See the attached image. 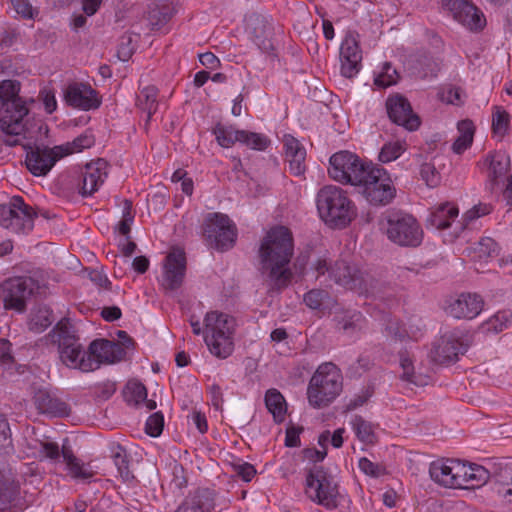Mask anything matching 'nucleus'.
I'll return each instance as SVG.
<instances>
[{"mask_svg": "<svg viewBox=\"0 0 512 512\" xmlns=\"http://www.w3.org/2000/svg\"><path fill=\"white\" fill-rule=\"evenodd\" d=\"M294 245L290 230L284 226L272 228L259 248L260 269L277 288L286 287L292 278L289 268Z\"/></svg>", "mask_w": 512, "mask_h": 512, "instance_id": "nucleus-1", "label": "nucleus"}, {"mask_svg": "<svg viewBox=\"0 0 512 512\" xmlns=\"http://www.w3.org/2000/svg\"><path fill=\"white\" fill-rule=\"evenodd\" d=\"M316 203L320 218L330 227L344 228L356 217L353 202L340 187L324 186L317 193Z\"/></svg>", "mask_w": 512, "mask_h": 512, "instance_id": "nucleus-2", "label": "nucleus"}, {"mask_svg": "<svg viewBox=\"0 0 512 512\" xmlns=\"http://www.w3.org/2000/svg\"><path fill=\"white\" fill-rule=\"evenodd\" d=\"M380 229L388 240L400 247H418L424 237L418 220L403 210L390 209L382 214Z\"/></svg>", "mask_w": 512, "mask_h": 512, "instance_id": "nucleus-3", "label": "nucleus"}, {"mask_svg": "<svg viewBox=\"0 0 512 512\" xmlns=\"http://www.w3.org/2000/svg\"><path fill=\"white\" fill-rule=\"evenodd\" d=\"M235 320L219 311H210L204 318V340L211 354L226 359L234 350Z\"/></svg>", "mask_w": 512, "mask_h": 512, "instance_id": "nucleus-4", "label": "nucleus"}, {"mask_svg": "<svg viewBox=\"0 0 512 512\" xmlns=\"http://www.w3.org/2000/svg\"><path fill=\"white\" fill-rule=\"evenodd\" d=\"M53 342L58 343V353L62 364L81 372H91L97 369V365L87 359L88 352L83 350L78 336L73 327L64 321H60L52 331Z\"/></svg>", "mask_w": 512, "mask_h": 512, "instance_id": "nucleus-5", "label": "nucleus"}, {"mask_svg": "<svg viewBox=\"0 0 512 512\" xmlns=\"http://www.w3.org/2000/svg\"><path fill=\"white\" fill-rule=\"evenodd\" d=\"M342 374L333 363L321 364L310 379L307 395L314 408L329 405L342 391Z\"/></svg>", "mask_w": 512, "mask_h": 512, "instance_id": "nucleus-6", "label": "nucleus"}, {"mask_svg": "<svg viewBox=\"0 0 512 512\" xmlns=\"http://www.w3.org/2000/svg\"><path fill=\"white\" fill-rule=\"evenodd\" d=\"M305 494L312 502L327 510H334L339 505L338 484L323 466L314 465L307 471Z\"/></svg>", "mask_w": 512, "mask_h": 512, "instance_id": "nucleus-7", "label": "nucleus"}, {"mask_svg": "<svg viewBox=\"0 0 512 512\" xmlns=\"http://www.w3.org/2000/svg\"><path fill=\"white\" fill-rule=\"evenodd\" d=\"M356 187L359 193L374 206L388 205L396 195V189L389 174L378 165H372Z\"/></svg>", "mask_w": 512, "mask_h": 512, "instance_id": "nucleus-8", "label": "nucleus"}, {"mask_svg": "<svg viewBox=\"0 0 512 512\" xmlns=\"http://www.w3.org/2000/svg\"><path fill=\"white\" fill-rule=\"evenodd\" d=\"M37 213L21 196H13L0 204V225L15 234H29L34 228Z\"/></svg>", "mask_w": 512, "mask_h": 512, "instance_id": "nucleus-9", "label": "nucleus"}, {"mask_svg": "<svg viewBox=\"0 0 512 512\" xmlns=\"http://www.w3.org/2000/svg\"><path fill=\"white\" fill-rule=\"evenodd\" d=\"M329 176L342 184L357 186L373 164L364 163L356 154L339 151L330 157Z\"/></svg>", "mask_w": 512, "mask_h": 512, "instance_id": "nucleus-10", "label": "nucleus"}, {"mask_svg": "<svg viewBox=\"0 0 512 512\" xmlns=\"http://www.w3.org/2000/svg\"><path fill=\"white\" fill-rule=\"evenodd\" d=\"M203 234L212 247L219 251H227L236 242L237 229L227 215L211 213L205 219Z\"/></svg>", "mask_w": 512, "mask_h": 512, "instance_id": "nucleus-11", "label": "nucleus"}, {"mask_svg": "<svg viewBox=\"0 0 512 512\" xmlns=\"http://www.w3.org/2000/svg\"><path fill=\"white\" fill-rule=\"evenodd\" d=\"M36 289V282L31 277L8 278L0 284V300L6 310L23 313L27 300Z\"/></svg>", "mask_w": 512, "mask_h": 512, "instance_id": "nucleus-12", "label": "nucleus"}, {"mask_svg": "<svg viewBox=\"0 0 512 512\" xmlns=\"http://www.w3.org/2000/svg\"><path fill=\"white\" fill-rule=\"evenodd\" d=\"M330 278L345 289L359 294L374 293L375 287L371 277L345 260H338L331 266Z\"/></svg>", "mask_w": 512, "mask_h": 512, "instance_id": "nucleus-13", "label": "nucleus"}, {"mask_svg": "<svg viewBox=\"0 0 512 512\" xmlns=\"http://www.w3.org/2000/svg\"><path fill=\"white\" fill-rule=\"evenodd\" d=\"M186 274V256L180 248H173L165 257L160 284L166 291L179 289Z\"/></svg>", "mask_w": 512, "mask_h": 512, "instance_id": "nucleus-14", "label": "nucleus"}, {"mask_svg": "<svg viewBox=\"0 0 512 512\" xmlns=\"http://www.w3.org/2000/svg\"><path fill=\"white\" fill-rule=\"evenodd\" d=\"M245 30L249 39L264 53L273 50L271 42V19L257 13H252L245 18Z\"/></svg>", "mask_w": 512, "mask_h": 512, "instance_id": "nucleus-15", "label": "nucleus"}, {"mask_svg": "<svg viewBox=\"0 0 512 512\" xmlns=\"http://www.w3.org/2000/svg\"><path fill=\"white\" fill-rule=\"evenodd\" d=\"M442 6L470 30L481 29L485 24L483 14L469 0H442Z\"/></svg>", "mask_w": 512, "mask_h": 512, "instance_id": "nucleus-16", "label": "nucleus"}, {"mask_svg": "<svg viewBox=\"0 0 512 512\" xmlns=\"http://www.w3.org/2000/svg\"><path fill=\"white\" fill-rule=\"evenodd\" d=\"M386 108L389 118L397 125L403 126L409 131L418 129L419 117L413 113L409 101L401 95L388 97Z\"/></svg>", "mask_w": 512, "mask_h": 512, "instance_id": "nucleus-17", "label": "nucleus"}, {"mask_svg": "<svg viewBox=\"0 0 512 512\" xmlns=\"http://www.w3.org/2000/svg\"><path fill=\"white\" fill-rule=\"evenodd\" d=\"M511 165L510 156L504 151L490 152L481 163L486 173V188L493 192L498 188L500 180L508 173Z\"/></svg>", "mask_w": 512, "mask_h": 512, "instance_id": "nucleus-18", "label": "nucleus"}, {"mask_svg": "<svg viewBox=\"0 0 512 512\" xmlns=\"http://www.w3.org/2000/svg\"><path fill=\"white\" fill-rule=\"evenodd\" d=\"M467 345L454 334L443 335L430 351V358L437 364H450L458 360L459 355L466 352Z\"/></svg>", "mask_w": 512, "mask_h": 512, "instance_id": "nucleus-19", "label": "nucleus"}, {"mask_svg": "<svg viewBox=\"0 0 512 512\" xmlns=\"http://www.w3.org/2000/svg\"><path fill=\"white\" fill-rule=\"evenodd\" d=\"M61 157L62 155L56 147L29 148L26 153L25 164L34 176H45Z\"/></svg>", "mask_w": 512, "mask_h": 512, "instance_id": "nucleus-20", "label": "nucleus"}, {"mask_svg": "<svg viewBox=\"0 0 512 512\" xmlns=\"http://www.w3.org/2000/svg\"><path fill=\"white\" fill-rule=\"evenodd\" d=\"M126 355V351L119 343L106 339H96L88 347L87 359L97 365V369L102 364H113L121 361Z\"/></svg>", "mask_w": 512, "mask_h": 512, "instance_id": "nucleus-21", "label": "nucleus"}, {"mask_svg": "<svg viewBox=\"0 0 512 512\" xmlns=\"http://www.w3.org/2000/svg\"><path fill=\"white\" fill-rule=\"evenodd\" d=\"M362 52L355 35L349 34L340 46L341 74L346 78L354 77L361 68Z\"/></svg>", "mask_w": 512, "mask_h": 512, "instance_id": "nucleus-22", "label": "nucleus"}, {"mask_svg": "<svg viewBox=\"0 0 512 512\" xmlns=\"http://www.w3.org/2000/svg\"><path fill=\"white\" fill-rule=\"evenodd\" d=\"M65 100L69 106L84 111L96 109L101 104L97 92L83 83L69 85L65 91Z\"/></svg>", "mask_w": 512, "mask_h": 512, "instance_id": "nucleus-23", "label": "nucleus"}, {"mask_svg": "<svg viewBox=\"0 0 512 512\" xmlns=\"http://www.w3.org/2000/svg\"><path fill=\"white\" fill-rule=\"evenodd\" d=\"M108 175V162L102 158L87 163L82 172L80 194L84 197L93 195L104 183Z\"/></svg>", "mask_w": 512, "mask_h": 512, "instance_id": "nucleus-24", "label": "nucleus"}, {"mask_svg": "<svg viewBox=\"0 0 512 512\" xmlns=\"http://www.w3.org/2000/svg\"><path fill=\"white\" fill-rule=\"evenodd\" d=\"M483 308V300L477 294L462 293L447 308V313L456 319H473Z\"/></svg>", "mask_w": 512, "mask_h": 512, "instance_id": "nucleus-25", "label": "nucleus"}, {"mask_svg": "<svg viewBox=\"0 0 512 512\" xmlns=\"http://www.w3.org/2000/svg\"><path fill=\"white\" fill-rule=\"evenodd\" d=\"M283 145L290 173L295 176L304 175L306 171V150L304 146L292 135H284Z\"/></svg>", "mask_w": 512, "mask_h": 512, "instance_id": "nucleus-26", "label": "nucleus"}, {"mask_svg": "<svg viewBox=\"0 0 512 512\" xmlns=\"http://www.w3.org/2000/svg\"><path fill=\"white\" fill-rule=\"evenodd\" d=\"M215 506V492L199 488L186 496L175 512H210Z\"/></svg>", "mask_w": 512, "mask_h": 512, "instance_id": "nucleus-27", "label": "nucleus"}, {"mask_svg": "<svg viewBox=\"0 0 512 512\" xmlns=\"http://www.w3.org/2000/svg\"><path fill=\"white\" fill-rule=\"evenodd\" d=\"M458 467L459 460L434 461L429 468L430 477L433 481L444 487L455 488L457 475L460 472Z\"/></svg>", "mask_w": 512, "mask_h": 512, "instance_id": "nucleus-28", "label": "nucleus"}, {"mask_svg": "<svg viewBox=\"0 0 512 512\" xmlns=\"http://www.w3.org/2000/svg\"><path fill=\"white\" fill-rule=\"evenodd\" d=\"M33 401L41 413L58 417L69 414V406L64 401L54 397L46 389L35 391Z\"/></svg>", "mask_w": 512, "mask_h": 512, "instance_id": "nucleus-29", "label": "nucleus"}, {"mask_svg": "<svg viewBox=\"0 0 512 512\" xmlns=\"http://www.w3.org/2000/svg\"><path fill=\"white\" fill-rule=\"evenodd\" d=\"M459 470L455 488H474L485 483L488 478V471L476 464L466 465L459 460Z\"/></svg>", "mask_w": 512, "mask_h": 512, "instance_id": "nucleus-30", "label": "nucleus"}, {"mask_svg": "<svg viewBox=\"0 0 512 512\" xmlns=\"http://www.w3.org/2000/svg\"><path fill=\"white\" fill-rule=\"evenodd\" d=\"M67 442V439L63 442L60 449V455H62L63 460L66 463L69 474L72 478L77 480L91 479L94 476V471L90 464H84L80 459H78L74 455L71 447L66 444Z\"/></svg>", "mask_w": 512, "mask_h": 512, "instance_id": "nucleus-31", "label": "nucleus"}, {"mask_svg": "<svg viewBox=\"0 0 512 512\" xmlns=\"http://www.w3.org/2000/svg\"><path fill=\"white\" fill-rule=\"evenodd\" d=\"M7 116L2 121L3 131L12 136L18 137L23 131L22 120L28 114L25 103L14 102L13 109L6 112Z\"/></svg>", "mask_w": 512, "mask_h": 512, "instance_id": "nucleus-32", "label": "nucleus"}, {"mask_svg": "<svg viewBox=\"0 0 512 512\" xmlns=\"http://www.w3.org/2000/svg\"><path fill=\"white\" fill-rule=\"evenodd\" d=\"M458 208L451 203H442L436 206L430 214L429 222L436 229L443 230L450 227L452 221L458 217Z\"/></svg>", "mask_w": 512, "mask_h": 512, "instance_id": "nucleus-33", "label": "nucleus"}, {"mask_svg": "<svg viewBox=\"0 0 512 512\" xmlns=\"http://www.w3.org/2000/svg\"><path fill=\"white\" fill-rule=\"evenodd\" d=\"M265 405L268 411L273 415L277 423H281L287 412V404L283 395L277 389H269L265 394Z\"/></svg>", "mask_w": 512, "mask_h": 512, "instance_id": "nucleus-34", "label": "nucleus"}, {"mask_svg": "<svg viewBox=\"0 0 512 512\" xmlns=\"http://www.w3.org/2000/svg\"><path fill=\"white\" fill-rule=\"evenodd\" d=\"M136 105L147 114V122L158 108V89L155 86H146L137 95Z\"/></svg>", "mask_w": 512, "mask_h": 512, "instance_id": "nucleus-35", "label": "nucleus"}, {"mask_svg": "<svg viewBox=\"0 0 512 512\" xmlns=\"http://www.w3.org/2000/svg\"><path fill=\"white\" fill-rule=\"evenodd\" d=\"M457 128L459 136L453 143L452 149L455 153L461 154L472 144L475 127L472 121L462 120L458 123Z\"/></svg>", "mask_w": 512, "mask_h": 512, "instance_id": "nucleus-36", "label": "nucleus"}, {"mask_svg": "<svg viewBox=\"0 0 512 512\" xmlns=\"http://www.w3.org/2000/svg\"><path fill=\"white\" fill-rule=\"evenodd\" d=\"M20 83L15 80H4L0 83V100L6 112L13 109L14 102L24 103L18 96Z\"/></svg>", "mask_w": 512, "mask_h": 512, "instance_id": "nucleus-37", "label": "nucleus"}, {"mask_svg": "<svg viewBox=\"0 0 512 512\" xmlns=\"http://www.w3.org/2000/svg\"><path fill=\"white\" fill-rule=\"evenodd\" d=\"M497 494L509 503H512V464L500 469L497 475Z\"/></svg>", "mask_w": 512, "mask_h": 512, "instance_id": "nucleus-38", "label": "nucleus"}, {"mask_svg": "<svg viewBox=\"0 0 512 512\" xmlns=\"http://www.w3.org/2000/svg\"><path fill=\"white\" fill-rule=\"evenodd\" d=\"M242 130H237L233 126L222 125L218 123L213 133L216 136L218 144L222 147L229 148L236 142H240V134Z\"/></svg>", "mask_w": 512, "mask_h": 512, "instance_id": "nucleus-39", "label": "nucleus"}, {"mask_svg": "<svg viewBox=\"0 0 512 512\" xmlns=\"http://www.w3.org/2000/svg\"><path fill=\"white\" fill-rule=\"evenodd\" d=\"M94 142L95 140L93 135L86 132L76 137L72 142H67L64 145L56 146V148L59 150L63 157L69 154L81 152L86 148H90L94 145Z\"/></svg>", "mask_w": 512, "mask_h": 512, "instance_id": "nucleus-40", "label": "nucleus"}, {"mask_svg": "<svg viewBox=\"0 0 512 512\" xmlns=\"http://www.w3.org/2000/svg\"><path fill=\"white\" fill-rule=\"evenodd\" d=\"M400 366L403 370L402 379L416 386L427 384V377L414 372L413 361L407 353L400 354Z\"/></svg>", "mask_w": 512, "mask_h": 512, "instance_id": "nucleus-41", "label": "nucleus"}, {"mask_svg": "<svg viewBox=\"0 0 512 512\" xmlns=\"http://www.w3.org/2000/svg\"><path fill=\"white\" fill-rule=\"evenodd\" d=\"M351 425L357 438L361 442L371 444L375 441L373 425L370 422L359 415H355L351 420Z\"/></svg>", "mask_w": 512, "mask_h": 512, "instance_id": "nucleus-42", "label": "nucleus"}, {"mask_svg": "<svg viewBox=\"0 0 512 512\" xmlns=\"http://www.w3.org/2000/svg\"><path fill=\"white\" fill-rule=\"evenodd\" d=\"M112 459L123 481L127 482L133 479V475L129 470L128 456L123 447L118 445L112 450Z\"/></svg>", "mask_w": 512, "mask_h": 512, "instance_id": "nucleus-43", "label": "nucleus"}, {"mask_svg": "<svg viewBox=\"0 0 512 512\" xmlns=\"http://www.w3.org/2000/svg\"><path fill=\"white\" fill-rule=\"evenodd\" d=\"M512 322V313L508 310L497 312L484 324V329L489 332L498 333L507 329Z\"/></svg>", "mask_w": 512, "mask_h": 512, "instance_id": "nucleus-44", "label": "nucleus"}, {"mask_svg": "<svg viewBox=\"0 0 512 512\" xmlns=\"http://www.w3.org/2000/svg\"><path fill=\"white\" fill-rule=\"evenodd\" d=\"M383 333L387 339L394 342L410 338L408 331L400 325L396 318L392 317L385 318Z\"/></svg>", "mask_w": 512, "mask_h": 512, "instance_id": "nucleus-45", "label": "nucleus"}, {"mask_svg": "<svg viewBox=\"0 0 512 512\" xmlns=\"http://www.w3.org/2000/svg\"><path fill=\"white\" fill-rule=\"evenodd\" d=\"M399 75L391 63L385 62L382 65L381 71L375 75L374 84L379 88H387L395 85L398 82Z\"/></svg>", "mask_w": 512, "mask_h": 512, "instance_id": "nucleus-46", "label": "nucleus"}, {"mask_svg": "<svg viewBox=\"0 0 512 512\" xmlns=\"http://www.w3.org/2000/svg\"><path fill=\"white\" fill-rule=\"evenodd\" d=\"M240 143L253 150L263 151L269 146L270 139L264 134L243 130L240 134Z\"/></svg>", "mask_w": 512, "mask_h": 512, "instance_id": "nucleus-47", "label": "nucleus"}, {"mask_svg": "<svg viewBox=\"0 0 512 512\" xmlns=\"http://www.w3.org/2000/svg\"><path fill=\"white\" fill-rule=\"evenodd\" d=\"M406 150V144L401 141H390L383 145L379 153V161L389 163L396 160Z\"/></svg>", "mask_w": 512, "mask_h": 512, "instance_id": "nucleus-48", "label": "nucleus"}, {"mask_svg": "<svg viewBox=\"0 0 512 512\" xmlns=\"http://www.w3.org/2000/svg\"><path fill=\"white\" fill-rule=\"evenodd\" d=\"M173 17V8L169 5L156 7L149 13V21L152 29H162Z\"/></svg>", "mask_w": 512, "mask_h": 512, "instance_id": "nucleus-49", "label": "nucleus"}, {"mask_svg": "<svg viewBox=\"0 0 512 512\" xmlns=\"http://www.w3.org/2000/svg\"><path fill=\"white\" fill-rule=\"evenodd\" d=\"M20 487L14 481L0 484V510L7 509L18 497Z\"/></svg>", "mask_w": 512, "mask_h": 512, "instance_id": "nucleus-50", "label": "nucleus"}, {"mask_svg": "<svg viewBox=\"0 0 512 512\" xmlns=\"http://www.w3.org/2000/svg\"><path fill=\"white\" fill-rule=\"evenodd\" d=\"M125 400L130 405H139L147 398L146 387L140 382H129L124 392Z\"/></svg>", "mask_w": 512, "mask_h": 512, "instance_id": "nucleus-51", "label": "nucleus"}, {"mask_svg": "<svg viewBox=\"0 0 512 512\" xmlns=\"http://www.w3.org/2000/svg\"><path fill=\"white\" fill-rule=\"evenodd\" d=\"M303 300L310 309H321L329 300V293L322 289H312L304 295Z\"/></svg>", "mask_w": 512, "mask_h": 512, "instance_id": "nucleus-52", "label": "nucleus"}, {"mask_svg": "<svg viewBox=\"0 0 512 512\" xmlns=\"http://www.w3.org/2000/svg\"><path fill=\"white\" fill-rule=\"evenodd\" d=\"M135 51L134 39L131 34H124L118 44L117 57L119 60L128 61Z\"/></svg>", "mask_w": 512, "mask_h": 512, "instance_id": "nucleus-53", "label": "nucleus"}, {"mask_svg": "<svg viewBox=\"0 0 512 512\" xmlns=\"http://www.w3.org/2000/svg\"><path fill=\"white\" fill-rule=\"evenodd\" d=\"M361 314L356 311H346L340 314H336L335 319L339 329L343 331H349L356 327L357 322L361 319Z\"/></svg>", "mask_w": 512, "mask_h": 512, "instance_id": "nucleus-54", "label": "nucleus"}, {"mask_svg": "<svg viewBox=\"0 0 512 512\" xmlns=\"http://www.w3.org/2000/svg\"><path fill=\"white\" fill-rule=\"evenodd\" d=\"M164 427V416L161 412L150 415L146 421L145 432L151 437H158Z\"/></svg>", "mask_w": 512, "mask_h": 512, "instance_id": "nucleus-55", "label": "nucleus"}, {"mask_svg": "<svg viewBox=\"0 0 512 512\" xmlns=\"http://www.w3.org/2000/svg\"><path fill=\"white\" fill-rule=\"evenodd\" d=\"M492 207L489 204H478L475 205L472 209L468 210L462 217V226L463 228H466L470 222L473 220L487 215L491 212Z\"/></svg>", "mask_w": 512, "mask_h": 512, "instance_id": "nucleus-56", "label": "nucleus"}, {"mask_svg": "<svg viewBox=\"0 0 512 512\" xmlns=\"http://www.w3.org/2000/svg\"><path fill=\"white\" fill-rule=\"evenodd\" d=\"M420 175L429 187H435L440 181V176L434 164L429 162H425L421 165Z\"/></svg>", "mask_w": 512, "mask_h": 512, "instance_id": "nucleus-57", "label": "nucleus"}, {"mask_svg": "<svg viewBox=\"0 0 512 512\" xmlns=\"http://www.w3.org/2000/svg\"><path fill=\"white\" fill-rule=\"evenodd\" d=\"M509 126V114L500 107L495 108L493 113L492 127L497 133H504Z\"/></svg>", "mask_w": 512, "mask_h": 512, "instance_id": "nucleus-58", "label": "nucleus"}, {"mask_svg": "<svg viewBox=\"0 0 512 512\" xmlns=\"http://www.w3.org/2000/svg\"><path fill=\"white\" fill-rule=\"evenodd\" d=\"M39 454L43 458L58 460L60 458V448L56 442L39 441Z\"/></svg>", "mask_w": 512, "mask_h": 512, "instance_id": "nucleus-59", "label": "nucleus"}, {"mask_svg": "<svg viewBox=\"0 0 512 512\" xmlns=\"http://www.w3.org/2000/svg\"><path fill=\"white\" fill-rule=\"evenodd\" d=\"M358 466L363 473L372 477H379L385 472V468L383 466L373 463L366 457L359 459Z\"/></svg>", "mask_w": 512, "mask_h": 512, "instance_id": "nucleus-60", "label": "nucleus"}, {"mask_svg": "<svg viewBox=\"0 0 512 512\" xmlns=\"http://www.w3.org/2000/svg\"><path fill=\"white\" fill-rule=\"evenodd\" d=\"M12 5L16 13L25 19H33L37 14L28 0H14Z\"/></svg>", "mask_w": 512, "mask_h": 512, "instance_id": "nucleus-61", "label": "nucleus"}, {"mask_svg": "<svg viewBox=\"0 0 512 512\" xmlns=\"http://www.w3.org/2000/svg\"><path fill=\"white\" fill-rule=\"evenodd\" d=\"M235 473L240 476L244 481L249 482L255 476L256 470L250 463L243 462L233 465Z\"/></svg>", "mask_w": 512, "mask_h": 512, "instance_id": "nucleus-62", "label": "nucleus"}, {"mask_svg": "<svg viewBox=\"0 0 512 512\" xmlns=\"http://www.w3.org/2000/svg\"><path fill=\"white\" fill-rule=\"evenodd\" d=\"M371 394L368 391H364L361 394L355 395L353 398L349 400V402L345 405V412H350L358 407L363 406L368 399L370 398Z\"/></svg>", "mask_w": 512, "mask_h": 512, "instance_id": "nucleus-63", "label": "nucleus"}, {"mask_svg": "<svg viewBox=\"0 0 512 512\" xmlns=\"http://www.w3.org/2000/svg\"><path fill=\"white\" fill-rule=\"evenodd\" d=\"M302 432L301 427L291 426L286 430L285 446L287 447H298L300 446V433Z\"/></svg>", "mask_w": 512, "mask_h": 512, "instance_id": "nucleus-64", "label": "nucleus"}]
</instances>
